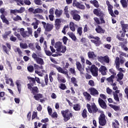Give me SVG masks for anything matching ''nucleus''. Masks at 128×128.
Instances as JSON below:
<instances>
[{
  "mask_svg": "<svg viewBox=\"0 0 128 128\" xmlns=\"http://www.w3.org/2000/svg\"><path fill=\"white\" fill-rule=\"evenodd\" d=\"M94 14L96 16H98L100 18V24H106V21L104 20V12L102 11L100 8H95L93 10Z\"/></svg>",
  "mask_w": 128,
  "mask_h": 128,
  "instance_id": "1",
  "label": "nucleus"
},
{
  "mask_svg": "<svg viewBox=\"0 0 128 128\" xmlns=\"http://www.w3.org/2000/svg\"><path fill=\"white\" fill-rule=\"evenodd\" d=\"M61 114L64 118V120L65 122H66L68 120H70V118H72V113L70 112L68 109L61 111Z\"/></svg>",
  "mask_w": 128,
  "mask_h": 128,
  "instance_id": "2",
  "label": "nucleus"
},
{
  "mask_svg": "<svg viewBox=\"0 0 128 128\" xmlns=\"http://www.w3.org/2000/svg\"><path fill=\"white\" fill-rule=\"evenodd\" d=\"M86 108L90 114H96V112H98V108L96 103L94 102L92 104L91 106L90 104H87Z\"/></svg>",
  "mask_w": 128,
  "mask_h": 128,
  "instance_id": "3",
  "label": "nucleus"
},
{
  "mask_svg": "<svg viewBox=\"0 0 128 128\" xmlns=\"http://www.w3.org/2000/svg\"><path fill=\"white\" fill-rule=\"evenodd\" d=\"M88 38H89V40H90L91 42L94 44L96 46H100V44H102V41H100V37L98 36L94 37V35L90 34L88 36Z\"/></svg>",
  "mask_w": 128,
  "mask_h": 128,
  "instance_id": "4",
  "label": "nucleus"
},
{
  "mask_svg": "<svg viewBox=\"0 0 128 128\" xmlns=\"http://www.w3.org/2000/svg\"><path fill=\"white\" fill-rule=\"evenodd\" d=\"M55 48L56 50L59 52H62V54H64L66 52V46H62V44L60 42H56L55 44Z\"/></svg>",
  "mask_w": 128,
  "mask_h": 128,
  "instance_id": "5",
  "label": "nucleus"
},
{
  "mask_svg": "<svg viewBox=\"0 0 128 128\" xmlns=\"http://www.w3.org/2000/svg\"><path fill=\"white\" fill-rule=\"evenodd\" d=\"M79 12H80L76 10H72L70 12L71 16L76 22H80V15L78 14Z\"/></svg>",
  "mask_w": 128,
  "mask_h": 128,
  "instance_id": "6",
  "label": "nucleus"
},
{
  "mask_svg": "<svg viewBox=\"0 0 128 128\" xmlns=\"http://www.w3.org/2000/svg\"><path fill=\"white\" fill-rule=\"evenodd\" d=\"M42 24L43 28L46 32H52L54 29V24L50 23H46L44 22H42Z\"/></svg>",
  "mask_w": 128,
  "mask_h": 128,
  "instance_id": "7",
  "label": "nucleus"
},
{
  "mask_svg": "<svg viewBox=\"0 0 128 128\" xmlns=\"http://www.w3.org/2000/svg\"><path fill=\"white\" fill-rule=\"evenodd\" d=\"M32 58H34V60H35V62H36V64H40V66H44V59L38 57V55L36 53L34 52L32 54Z\"/></svg>",
  "mask_w": 128,
  "mask_h": 128,
  "instance_id": "8",
  "label": "nucleus"
},
{
  "mask_svg": "<svg viewBox=\"0 0 128 128\" xmlns=\"http://www.w3.org/2000/svg\"><path fill=\"white\" fill-rule=\"evenodd\" d=\"M27 86L28 88L30 90L31 94H32L34 96L40 92V90H38V86H32V85H30V84H27Z\"/></svg>",
  "mask_w": 128,
  "mask_h": 128,
  "instance_id": "9",
  "label": "nucleus"
},
{
  "mask_svg": "<svg viewBox=\"0 0 128 128\" xmlns=\"http://www.w3.org/2000/svg\"><path fill=\"white\" fill-rule=\"evenodd\" d=\"M72 6L74 8H79V10H86V6L80 4V2H78L76 0H73Z\"/></svg>",
  "mask_w": 128,
  "mask_h": 128,
  "instance_id": "10",
  "label": "nucleus"
},
{
  "mask_svg": "<svg viewBox=\"0 0 128 128\" xmlns=\"http://www.w3.org/2000/svg\"><path fill=\"white\" fill-rule=\"evenodd\" d=\"M98 60L100 62H101V64H104V62L106 64H110V57H108V56H98Z\"/></svg>",
  "mask_w": 128,
  "mask_h": 128,
  "instance_id": "11",
  "label": "nucleus"
},
{
  "mask_svg": "<svg viewBox=\"0 0 128 128\" xmlns=\"http://www.w3.org/2000/svg\"><path fill=\"white\" fill-rule=\"evenodd\" d=\"M90 72H91L93 76H98V68L94 64L91 66Z\"/></svg>",
  "mask_w": 128,
  "mask_h": 128,
  "instance_id": "12",
  "label": "nucleus"
},
{
  "mask_svg": "<svg viewBox=\"0 0 128 128\" xmlns=\"http://www.w3.org/2000/svg\"><path fill=\"white\" fill-rule=\"evenodd\" d=\"M26 10L24 7H21L20 10L14 9L10 10V14H12L14 16H16V14H22Z\"/></svg>",
  "mask_w": 128,
  "mask_h": 128,
  "instance_id": "13",
  "label": "nucleus"
},
{
  "mask_svg": "<svg viewBox=\"0 0 128 128\" xmlns=\"http://www.w3.org/2000/svg\"><path fill=\"white\" fill-rule=\"evenodd\" d=\"M98 122L100 126H102L106 124V116L101 115L98 117Z\"/></svg>",
  "mask_w": 128,
  "mask_h": 128,
  "instance_id": "14",
  "label": "nucleus"
},
{
  "mask_svg": "<svg viewBox=\"0 0 128 128\" xmlns=\"http://www.w3.org/2000/svg\"><path fill=\"white\" fill-rule=\"evenodd\" d=\"M115 64L116 68V70L120 72H126L124 70H122V68H120V58L117 57L115 60Z\"/></svg>",
  "mask_w": 128,
  "mask_h": 128,
  "instance_id": "15",
  "label": "nucleus"
},
{
  "mask_svg": "<svg viewBox=\"0 0 128 128\" xmlns=\"http://www.w3.org/2000/svg\"><path fill=\"white\" fill-rule=\"evenodd\" d=\"M76 68L79 70V72L80 73V74H84V68H82V64H80V62L77 61L76 63Z\"/></svg>",
  "mask_w": 128,
  "mask_h": 128,
  "instance_id": "16",
  "label": "nucleus"
},
{
  "mask_svg": "<svg viewBox=\"0 0 128 128\" xmlns=\"http://www.w3.org/2000/svg\"><path fill=\"white\" fill-rule=\"evenodd\" d=\"M88 91L90 92L91 96H98V91L96 88L91 87L88 90Z\"/></svg>",
  "mask_w": 128,
  "mask_h": 128,
  "instance_id": "17",
  "label": "nucleus"
},
{
  "mask_svg": "<svg viewBox=\"0 0 128 128\" xmlns=\"http://www.w3.org/2000/svg\"><path fill=\"white\" fill-rule=\"evenodd\" d=\"M99 72L101 73L102 76H106L108 72V69L104 66H101L99 68Z\"/></svg>",
  "mask_w": 128,
  "mask_h": 128,
  "instance_id": "18",
  "label": "nucleus"
},
{
  "mask_svg": "<svg viewBox=\"0 0 128 128\" xmlns=\"http://www.w3.org/2000/svg\"><path fill=\"white\" fill-rule=\"evenodd\" d=\"M98 102L102 108H104V110H106V108L108 106H106V103L104 100L99 98L98 100Z\"/></svg>",
  "mask_w": 128,
  "mask_h": 128,
  "instance_id": "19",
  "label": "nucleus"
},
{
  "mask_svg": "<svg viewBox=\"0 0 128 128\" xmlns=\"http://www.w3.org/2000/svg\"><path fill=\"white\" fill-rule=\"evenodd\" d=\"M27 78L28 80H29L30 82V84L31 86H36V78H34L30 76H28Z\"/></svg>",
  "mask_w": 128,
  "mask_h": 128,
  "instance_id": "20",
  "label": "nucleus"
},
{
  "mask_svg": "<svg viewBox=\"0 0 128 128\" xmlns=\"http://www.w3.org/2000/svg\"><path fill=\"white\" fill-rule=\"evenodd\" d=\"M108 10L111 16L113 18H116V14L114 13V10H112V8H114V6L112 4L108 5Z\"/></svg>",
  "mask_w": 128,
  "mask_h": 128,
  "instance_id": "21",
  "label": "nucleus"
},
{
  "mask_svg": "<svg viewBox=\"0 0 128 128\" xmlns=\"http://www.w3.org/2000/svg\"><path fill=\"white\" fill-rule=\"evenodd\" d=\"M95 30L97 34H104L106 32V30L102 29L100 26L98 25L96 28Z\"/></svg>",
  "mask_w": 128,
  "mask_h": 128,
  "instance_id": "22",
  "label": "nucleus"
},
{
  "mask_svg": "<svg viewBox=\"0 0 128 128\" xmlns=\"http://www.w3.org/2000/svg\"><path fill=\"white\" fill-rule=\"evenodd\" d=\"M57 76V80L59 82H62L63 84L66 82V80L60 74H58Z\"/></svg>",
  "mask_w": 128,
  "mask_h": 128,
  "instance_id": "23",
  "label": "nucleus"
},
{
  "mask_svg": "<svg viewBox=\"0 0 128 128\" xmlns=\"http://www.w3.org/2000/svg\"><path fill=\"white\" fill-rule=\"evenodd\" d=\"M88 56L89 58H92V60H96V55L94 54V52H88Z\"/></svg>",
  "mask_w": 128,
  "mask_h": 128,
  "instance_id": "24",
  "label": "nucleus"
},
{
  "mask_svg": "<svg viewBox=\"0 0 128 128\" xmlns=\"http://www.w3.org/2000/svg\"><path fill=\"white\" fill-rule=\"evenodd\" d=\"M62 23V20L60 18H56L55 21V27L56 30L60 29V24Z\"/></svg>",
  "mask_w": 128,
  "mask_h": 128,
  "instance_id": "25",
  "label": "nucleus"
},
{
  "mask_svg": "<svg viewBox=\"0 0 128 128\" xmlns=\"http://www.w3.org/2000/svg\"><path fill=\"white\" fill-rule=\"evenodd\" d=\"M120 4L123 8H126L128 6V2L126 0H120Z\"/></svg>",
  "mask_w": 128,
  "mask_h": 128,
  "instance_id": "26",
  "label": "nucleus"
},
{
  "mask_svg": "<svg viewBox=\"0 0 128 128\" xmlns=\"http://www.w3.org/2000/svg\"><path fill=\"white\" fill-rule=\"evenodd\" d=\"M0 18L4 24H7V26H8V24H10V22H8V20L6 18V16H0Z\"/></svg>",
  "mask_w": 128,
  "mask_h": 128,
  "instance_id": "27",
  "label": "nucleus"
},
{
  "mask_svg": "<svg viewBox=\"0 0 128 128\" xmlns=\"http://www.w3.org/2000/svg\"><path fill=\"white\" fill-rule=\"evenodd\" d=\"M90 4H93L95 8H100V4H98V2L96 0H90Z\"/></svg>",
  "mask_w": 128,
  "mask_h": 128,
  "instance_id": "28",
  "label": "nucleus"
},
{
  "mask_svg": "<svg viewBox=\"0 0 128 128\" xmlns=\"http://www.w3.org/2000/svg\"><path fill=\"white\" fill-rule=\"evenodd\" d=\"M54 14L56 16V18H60V16L62 14V10H58V9H56Z\"/></svg>",
  "mask_w": 128,
  "mask_h": 128,
  "instance_id": "29",
  "label": "nucleus"
},
{
  "mask_svg": "<svg viewBox=\"0 0 128 128\" xmlns=\"http://www.w3.org/2000/svg\"><path fill=\"white\" fill-rule=\"evenodd\" d=\"M83 95L85 96L86 99L87 100H90L92 98V96H90V94L87 92H83Z\"/></svg>",
  "mask_w": 128,
  "mask_h": 128,
  "instance_id": "30",
  "label": "nucleus"
},
{
  "mask_svg": "<svg viewBox=\"0 0 128 128\" xmlns=\"http://www.w3.org/2000/svg\"><path fill=\"white\" fill-rule=\"evenodd\" d=\"M16 84L17 86V88L18 90V92L19 94H20V92H22V84H20V80H17L16 82Z\"/></svg>",
  "mask_w": 128,
  "mask_h": 128,
  "instance_id": "31",
  "label": "nucleus"
},
{
  "mask_svg": "<svg viewBox=\"0 0 128 128\" xmlns=\"http://www.w3.org/2000/svg\"><path fill=\"white\" fill-rule=\"evenodd\" d=\"M44 98V96L42 94H37L34 95V98L36 100H40V98Z\"/></svg>",
  "mask_w": 128,
  "mask_h": 128,
  "instance_id": "32",
  "label": "nucleus"
},
{
  "mask_svg": "<svg viewBox=\"0 0 128 128\" xmlns=\"http://www.w3.org/2000/svg\"><path fill=\"white\" fill-rule=\"evenodd\" d=\"M67 34H68L70 38H72V40L74 42H76V40H78V38H76V35H74V34L72 32H68Z\"/></svg>",
  "mask_w": 128,
  "mask_h": 128,
  "instance_id": "33",
  "label": "nucleus"
},
{
  "mask_svg": "<svg viewBox=\"0 0 128 128\" xmlns=\"http://www.w3.org/2000/svg\"><path fill=\"white\" fill-rule=\"evenodd\" d=\"M71 82L74 84V86H78V80H76V78L72 77L71 78Z\"/></svg>",
  "mask_w": 128,
  "mask_h": 128,
  "instance_id": "34",
  "label": "nucleus"
},
{
  "mask_svg": "<svg viewBox=\"0 0 128 128\" xmlns=\"http://www.w3.org/2000/svg\"><path fill=\"white\" fill-rule=\"evenodd\" d=\"M110 108H113V110H115V112H118V110H120V106H118L116 105H113L112 104H110Z\"/></svg>",
  "mask_w": 128,
  "mask_h": 128,
  "instance_id": "35",
  "label": "nucleus"
},
{
  "mask_svg": "<svg viewBox=\"0 0 128 128\" xmlns=\"http://www.w3.org/2000/svg\"><path fill=\"white\" fill-rule=\"evenodd\" d=\"M0 14H2L0 15V16H8V12L6 11V8H0Z\"/></svg>",
  "mask_w": 128,
  "mask_h": 128,
  "instance_id": "36",
  "label": "nucleus"
},
{
  "mask_svg": "<svg viewBox=\"0 0 128 128\" xmlns=\"http://www.w3.org/2000/svg\"><path fill=\"white\" fill-rule=\"evenodd\" d=\"M118 78L116 80L117 82H120V80H122V78H124V74L122 72H119L117 74Z\"/></svg>",
  "mask_w": 128,
  "mask_h": 128,
  "instance_id": "37",
  "label": "nucleus"
},
{
  "mask_svg": "<svg viewBox=\"0 0 128 128\" xmlns=\"http://www.w3.org/2000/svg\"><path fill=\"white\" fill-rule=\"evenodd\" d=\"M14 52H18L20 56H22V51L20 48H16L14 50Z\"/></svg>",
  "mask_w": 128,
  "mask_h": 128,
  "instance_id": "38",
  "label": "nucleus"
},
{
  "mask_svg": "<svg viewBox=\"0 0 128 128\" xmlns=\"http://www.w3.org/2000/svg\"><path fill=\"white\" fill-rule=\"evenodd\" d=\"M88 110L84 108L82 112V116L83 118H88Z\"/></svg>",
  "mask_w": 128,
  "mask_h": 128,
  "instance_id": "39",
  "label": "nucleus"
},
{
  "mask_svg": "<svg viewBox=\"0 0 128 128\" xmlns=\"http://www.w3.org/2000/svg\"><path fill=\"white\" fill-rule=\"evenodd\" d=\"M73 108L76 112H78L80 110V105L78 104H75L74 105Z\"/></svg>",
  "mask_w": 128,
  "mask_h": 128,
  "instance_id": "40",
  "label": "nucleus"
},
{
  "mask_svg": "<svg viewBox=\"0 0 128 128\" xmlns=\"http://www.w3.org/2000/svg\"><path fill=\"white\" fill-rule=\"evenodd\" d=\"M70 28L72 32H76V26H74V23L73 22H70Z\"/></svg>",
  "mask_w": 128,
  "mask_h": 128,
  "instance_id": "41",
  "label": "nucleus"
},
{
  "mask_svg": "<svg viewBox=\"0 0 128 128\" xmlns=\"http://www.w3.org/2000/svg\"><path fill=\"white\" fill-rule=\"evenodd\" d=\"M114 76H111L109 78H107L106 79V80L108 82H110V84H112L114 82Z\"/></svg>",
  "mask_w": 128,
  "mask_h": 128,
  "instance_id": "42",
  "label": "nucleus"
},
{
  "mask_svg": "<svg viewBox=\"0 0 128 128\" xmlns=\"http://www.w3.org/2000/svg\"><path fill=\"white\" fill-rule=\"evenodd\" d=\"M44 10H42V9L40 8H36L34 10V12H33V14H42V12H43Z\"/></svg>",
  "mask_w": 128,
  "mask_h": 128,
  "instance_id": "43",
  "label": "nucleus"
},
{
  "mask_svg": "<svg viewBox=\"0 0 128 128\" xmlns=\"http://www.w3.org/2000/svg\"><path fill=\"white\" fill-rule=\"evenodd\" d=\"M21 36H22L23 38H28L30 37V34L28 31H25L24 32H20Z\"/></svg>",
  "mask_w": 128,
  "mask_h": 128,
  "instance_id": "44",
  "label": "nucleus"
},
{
  "mask_svg": "<svg viewBox=\"0 0 128 128\" xmlns=\"http://www.w3.org/2000/svg\"><path fill=\"white\" fill-rule=\"evenodd\" d=\"M68 70L70 74H73L74 76H76V72L74 67L70 68Z\"/></svg>",
  "mask_w": 128,
  "mask_h": 128,
  "instance_id": "45",
  "label": "nucleus"
},
{
  "mask_svg": "<svg viewBox=\"0 0 128 128\" xmlns=\"http://www.w3.org/2000/svg\"><path fill=\"white\" fill-rule=\"evenodd\" d=\"M27 70L29 72H34V66L30 65L27 67Z\"/></svg>",
  "mask_w": 128,
  "mask_h": 128,
  "instance_id": "46",
  "label": "nucleus"
},
{
  "mask_svg": "<svg viewBox=\"0 0 128 128\" xmlns=\"http://www.w3.org/2000/svg\"><path fill=\"white\" fill-rule=\"evenodd\" d=\"M90 26L88 24H86L84 28V32H90Z\"/></svg>",
  "mask_w": 128,
  "mask_h": 128,
  "instance_id": "47",
  "label": "nucleus"
},
{
  "mask_svg": "<svg viewBox=\"0 0 128 128\" xmlns=\"http://www.w3.org/2000/svg\"><path fill=\"white\" fill-rule=\"evenodd\" d=\"M114 100L118 102H120V97H118V94H113Z\"/></svg>",
  "mask_w": 128,
  "mask_h": 128,
  "instance_id": "48",
  "label": "nucleus"
},
{
  "mask_svg": "<svg viewBox=\"0 0 128 128\" xmlns=\"http://www.w3.org/2000/svg\"><path fill=\"white\" fill-rule=\"evenodd\" d=\"M20 48H21L26 49L28 48V44H26V43H20Z\"/></svg>",
  "mask_w": 128,
  "mask_h": 128,
  "instance_id": "49",
  "label": "nucleus"
},
{
  "mask_svg": "<svg viewBox=\"0 0 128 128\" xmlns=\"http://www.w3.org/2000/svg\"><path fill=\"white\" fill-rule=\"evenodd\" d=\"M13 20H14V22H18V20H22V19L20 16L17 15L13 18Z\"/></svg>",
  "mask_w": 128,
  "mask_h": 128,
  "instance_id": "50",
  "label": "nucleus"
},
{
  "mask_svg": "<svg viewBox=\"0 0 128 128\" xmlns=\"http://www.w3.org/2000/svg\"><path fill=\"white\" fill-rule=\"evenodd\" d=\"M12 34V32L8 31L6 32L4 35H2V38H7L8 36Z\"/></svg>",
  "mask_w": 128,
  "mask_h": 128,
  "instance_id": "51",
  "label": "nucleus"
},
{
  "mask_svg": "<svg viewBox=\"0 0 128 128\" xmlns=\"http://www.w3.org/2000/svg\"><path fill=\"white\" fill-rule=\"evenodd\" d=\"M59 88L60 90H66V84L62 83L60 84Z\"/></svg>",
  "mask_w": 128,
  "mask_h": 128,
  "instance_id": "52",
  "label": "nucleus"
},
{
  "mask_svg": "<svg viewBox=\"0 0 128 128\" xmlns=\"http://www.w3.org/2000/svg\"><path fill=\"white\" fill-rule=\"evenodd\" d=\"M77 32L79 36H81L82 34V27L78 28Z\"/></svg>",
  "mask_w": 128,
  "mask_h": 128,
  "instance_id": "53",
  "label": "nucleus"
},
{
  "mask_svg": "<svg viewBox=\"0 0 128 128\" xmlns=\"http://www.w3.org/2000/svg\"><path fill=\"white\" fill-rule=\"evenodd\" d=\"M17 3V5L20 6V4L24 6V0H14Z\"/></svg>",
  "mask_w": 128,
  "mask_h": 128,
  "instance_id": "54",
  "label": "nucleus"
},
{
  "mask_svg": "<svg viewBox=\"0 0 128 128\" xmlns=\"http://www.w3.org/2000/svg\"><path fill=\"white\" fill-rule=\"evenodd\" d=\"M34 2L37 6H42V0H34Z\"/></svg>",
  "mask_w": 128,
  "mask_h": 128,
  "instance_id": "55",
  "label": "nucleus"
},
{
  "mask_svg": "<svg viewBox=\"0 0 128 128\" xmlns=\"http://www.w3.org/2000/svg\"><path fill=\"white\" fill-rule=\"evenodd\" d=\"M116 38L118 40H120V42H126V40L124 38H122V37L120 36V34L116 36Z\"/></svg>",
  "mask_w": 128,
  "mask_h": 128,
  "instance_id": "56",
  "label": "nucleus"
},
{
  "mask_svg": "<svg viewBox=\"0 0 128 128\" xmlns=\"http://www.w3.org/2000/svg\"><path fill=\"white\" fill-rule=\"evenodd\" d=\"M109 72L112 74L111 76H116V71L113 68L110 69Z\"/></svg>",
  "mask_w": 128,
  "mask_h": 128,
  "instance_id": "57",
  "label": "nucleus"
},
{
  "mask_svg": "<svg viewBox=\"0 0 128 128\" xmlns=\"http://www.w3.org/2000/svg\"><path fill=\"white\" fill-rule=\"evenodd\" d=\"M62 42L64 44H68V37L64 36L62 38Z\"/></svg>",
  "mask_w": 128,
  "mask_h": 128,
  "instance_id": "58",
  "label": "nucleus"
},
{
  "mask_svg": "<svg viewBox=\"0 0 128 128\" xmlns=\"http://www.w3.org/2000/svg\"><path fill=\"white\" fill-rule=\"evenodd\" d=\"M45 54H46V56H50L52 55V52H50V50H44Z\"/></svg>",
  "mask_w": 128,
  "mask_h": 128,
  "instance_id": "59",
  "label": "nucleus"
},
{
  "mask_svg": "<svg viewBox=\"0 0 128 128\" xmlns=\"http://www.w3.org/2000/svg\"><path fill=\"white\" fill-rule=\"evenodd\" d=\"M44 82L46 86H48V74H46L44 76Z\"/></svg>",
  "mask_w": 128,
  "mask_h": 128,
  "instance_id": "60",
  "label": "nucleus"
},
{
  "mask_svg": "<svg viewBox=\"0 0 128 128\" xmlns=\"http://www.w3.org/2000/svg\"><path fill=\"white\" fill-rule=\"evenodd\" d=\"M2 48L4 52H6V54H8V48L6 47V46L4 45H2Z\"/></svg>",
  "mask_w": 128,
  "mask_h": 128,
  "instance_id": "61",
  "label": "nucleus"
},
{
  "mask_svg": "<svg viewBox=\"0 0 128 128\" xmlns=\"http://www.w3.org/2000/svg\"><path fill=\"white\" fill-rule=\"evenodd\" d=\"M122 30H123L124 32H126V28H128V24H125L124 25H123L122 26Z\"/></svg>",
  "mask_w": 128,
  "mask_h": 128,
  "instance_id": "62",
  "label": "nucleus"
},
{
  "mask_svg": "<svg viewBox=\"0 0 128 128\" xmlns=\"http://www.w3.org/2000/svg\"><path fill=\"white\" fill-rule=\"evenodd\" d=\"M36 18H37L38 20H44V16L40 14H36L35 15Z\"/></svg>",
  "mask_w": 128,
  "mask_h": 128,
  "instance_id": "63",
  "label": "nucleus"
},
{
  "mask_svg": "<svg viewBox=\"0 0 128 128\" xmlns=\"http://www.w3.org/2000/svg\"><path fill=\"white\" fill-rule=\"evenodd\" d=\"M126 42H119V46H120L122 48H124V46H126Z\"/></svg>",
  "mask_w": 128,
  "mask_h": 128,
  "instance_id": "64",
  "label": "nucleus"
}]
</instances>
